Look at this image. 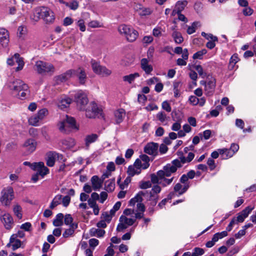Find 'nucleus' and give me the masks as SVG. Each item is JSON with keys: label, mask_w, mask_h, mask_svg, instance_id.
Returning a JSON list of instances; mask_svg holds the SVG:
<instances>
[{"label": "nucleus", "mask_w": 256, "mask_h": 256, "mask_svg": "<svg viewBox=\"0 0 256 256\" xmlns=\"http://www.w3.org/2000/svg\"><path fill=\"white\" fill-rule=\"evenodd\" d=\"M58 127L61 132L66 134L78 130V126L76 125L75 119L68 116H66L64 120L60 122Z\"/></svg>", "instance_id": "obj_1"}, {"label": "nucleus", "mask_w": 256, "mask_h": 256, "mask_svg": "<svg viewBox=\"0 0 256 256\" xmlns=\"http://www.w3.org/2000/svg\"><path fill=\"white\" fill-rule=\"evenodd\" d=\"M118 30L130 42L136 40L138 36V33L136 30L131 26L124 24H120L118 26Z\"/></svg>", "instance_id": "obj_2"}, {"label": "nucleus", "mask_w": 256, "mask_h": 256, "mask_svg": "<svg viewBox=\"0 0 256 256\" xmlns=\"http://www.w3.org/2000/svg\"><path fill=\"white\" fill-rule=\"evenodd\" d=\"M90 110H86V116L89 118H105L104 114L100 106H98L94 101L90 103Z\"/></svg>", "instance_id": "obj_3"}, {"label": "nucleus", "mask_w": 256, "mask_h": 256, "mask_svg": "<svg viewBox=\"0 0 256 256\" xmlns=\"http://www.w3.org/2000/svg\"><path fill=\"white\" fill-rule=\"evenodd\" d=\"M36 15L40 16L41 18L46 24L52 23L55 19L54 12L48 8L40 6L35 10Z\"/></svg>", "instance_id": "obj_4"}, {"label": "nucleus", "mask_w": 256, "mask_h": 256, "mask_svg": "<svg viewBox=\"0 0 256 256\" xmlns=\"http://www.w3.org/2000/svg\"><path fill=\"white\" fill-rule=\"evenodd\" d=\"M35 66L37 72L42 74H52L55 70V68L52 64L41 60L37 61Z\"/></svg>", "instance_id": "obj_5"}, {"label": "nucleus", "mask_w": 256, "mask_h": 256, "mask_svg": "<svg viewBox=\"0 0 256 256\" xmlns=\"http://www.w3.org/2000/svg\"><path fill=\"white\" fill-rule=\"evenodd\" d=\"M10 87L15 91H18L20 96H26L30 94L28 86L20 80H16L12 82Z\"/></svg>", "instance_id": "obj_6"}, {"label": "nucleus", "mask_w": 256, "mask_h": 256, "mask_svg": "<svg viewBox=\"0 0 256 256\" xmlns=\"http://www.w3.org/2000/svg\"><path fill=\"white\" fill-rule=\"evenodd\" d=\"M48 114V110L46 108H42L39 110L36 114L31 116L28 118V123L32 126H39L41 124V122Z\"/></svg>", "instance_id": "obj_7"}, {"label": "nucleus", "mask_w": 256, "mask_h": 256, "mask_svg": "<svg viewBox=\"0 0 256 256\" xmlns=\"http://www.w3.org/2000/svg\"><path fill=\"white\" fill-rule=\"evenodd\" d=\"M0 202L4 206H9L14 198V190L11 186L4 188L1 192Z\"/></svg>", "instance_id": "obj_8"}, {"label": "nucleus", "mask_w": 256, "mask_h": 256, "mask_svg": "<svg viewBox=\"0 0 256 256\" xmlns=\"http://www.w3.org/2000/svg\"><path fill=\"white\" fill-rule=\"evenodd\" d=\"M92 67L94 73L102 76H108L112 74V70L106 66H101L95 60L91 61Z\"/></svg>", "instance_id": "obj_9"}, {"label": "nucleus", "mask_w": 256, "mask_h": 256, "mask_svg": "<svg viewBox=\"0 0 256 256\" xmlns=\"http://www.w3.org/2000/svg\"><path fill=\"white\" fill-rule=\"evenodd\" d=\"M200 84L204 86V90L207 94H209L214 92L215 89L216 79L212 76H208L206 81L202 80Z\"/></svg>", "instance_id": "obj_10"}, {"label": "nucleus", "mask_w": 256, "mask_h": 256, "mask_svg": "<svg viewBox=\"0 0 256 256\" xmlns=\"http://www.w3.org/2000/svg\"><path fill=\"white\" fill-rule=\"evenodd\" d=\"M158 146L159 144L158 143L150 142L145 146L144 152L150 156H155L158 154Z\"/></svg>", "instance_id": "obj_11"}, {"label": "nucleus", "mask_w": 256, "mask_h": 256, "mask_svg": "<svg viewBox=\"0 0 256 256\" xmlns=\"http://www.w3.org/2000/svg\"><path fill=\"white\" fill-rule=\"evenodd\" d=\"M254 207L251 206H248L245 208L243 210L237 214V216L236 218V223H241L244 222L245 219L251 213L252 210L254 209Z\"/></svg>", "instance_id": "obj_12"}, {"label": "nucleus", "mask_w": 256, "mask_h": 256, "mask_svg": "<svg viewBox=\"0 0 256 256\" xmlns=\"http://www.w3.org/2000/svg\"><path fill=\"white\" fill-rule=\"evenodd\" d=\"M75 70H68L60 75L54 77L56 83L57 84H60L68 80L72 75L75 74Z\"/></svg>", "instance_id": "obj_13"}, {"label": "nucleus", "mask_w": 256, "mask_h": 256, "mask_svg": "<svg viewBox=\"0 0 256 256\" xmlns=\"http://www.w3.org/2000/svg\"><path fill=\"white\" fill-rule=\"evenodd\" d=\"M37 142L32 138H28L22 144V148L28 154L33 152L36 148Z\"/></svg>", "instance_id": "obj_14"}, {"label": "nucleus", "mask_w": 256, "mask_h": 256, "mask_svg": "<svg viewBox=\"0 0 256 256\" xmlns=\"http://www.w3.org/2000/svg\"><path fill=\"white\" fill-rule=\"evenodd\" d=\"M0 220L6 229L10 230L12 228L14 222L13 218L10 214L8 213L4 214L1 216Z\"/></svg>", "instance_id": "obj_15"}, {"label": "nucleus", "mask_w": 256, "mask_h": 256, "mask_svg": "<svg viewBox=\"0 0 256 256\" xmlns=\"http://www.w3.org/2000/svg\"><path fill=\"white\" fill-rule=\"evenodd\" d=\"M159 172L158 174L161 176L165 175L166 177H170L176 172L170 163L166 164L163 166L162 170H159Z\"/></svg>", "instance_id": "obj_16"}, {"label": "nucleus", "mask_w": 256, "mask_h": 256, "mask_svg": "<svg viewBox=\"0 0 256 256\" xmlns=\"http://www.w3.org/2000/svg\"><path fill=\"white\" fill-rule=\"evenodd\" d=\"M9 42V33L5 28H0V43L3 47H6Z\"/></svg>", "instance_id": "obj_17"}, {"label": "nucleus", "mask_w": 256, "mask_h": 256, "mask_svg": "<svg viewBox=\"0 0 256 256\" xmlns=\"http://www.w3.org/2000/svg\"><path fill=\"white\" fill-rule=\"evenodd\" d=\"M134 9L140 16H148L152 12V10L150 8L144 7L140 4H135Z\"/></svg>", "instance_id": "obj_18"}, {"label": "nucleus", "mask_w": 256, "mask_h": 256, "mask_svg": "<svg viewBox=\"0 0 256 256\" xmlns=\"http://www.w3.org/2000/svg\"><path fill=\"white\" fill-rule=\"evenodd\" d=\"M36 167L34 170L36 171V172L41 176L42 178L49 172L48 168L44 166L43 162H37V165Z\"/></svg>", "instance_id": "obj_19"}, {"label": "nucleus", "mask_w": 256, "mask_h": 256, "mask_svg": "<svg viewBox=\"0 0 256 256\" xmlns=\"http://www.w3.org/2000/svg\"><path fill=\"white\" fill-rule=\"evenodd\" d=\"M126 116V110L124 109L120 108L114 112V116L115 118V124H119L122 123Z\"/></svg>", "instance_id": "obj_20"}, {"label": "nucleus", "mask_w": 256, "mask_h": 256, "mask_svg": "<svg viewBox=\"0 0 256 256\" xmlns=\"http://www.w3.org/2000/svg\"><path fill=\"white\" fill-rule=\"evenodd\" d=\"M184 186L180 183H177L174 188V192H178V196H181L186 192L190 187L189 184H184Z\"/></svg>", "instance_id": "obj_21"}, {"label": "nucleus", "mask_w": 256, "mask_h": 256, "mask_svg": "<svg viewBox=\"0 0 256 256\" xmlns=\"http://www.w3.org/2000/svg\"><path fill=\"white\" fill-rule=\"evenodd\" d=\"M141 68L146 74H150L153 70L152 66L149 64V60L144 58L140 61Z\"/></svg>", "instance_id": "obj_22"}, {"label": "nucleus", "mask_w": 256, "mask_h": 256, "mask_svg": "<svg viewBox=\"0 0 256 256\" xmlns=\"http://www.w3.org/2000/svg\"><path fill=\"white\" fill-rule=\"evenodd\" d=\"M91 182L93 190L95 191L98 190L102 188L103 184L97 175H94L92 177Z\"/></svg>", "instance_id": "obj_23"}, {"label": "nucleus", "mask_w": 256, "mask_h": 256, "mask_svg": "<svg viewBox=\"0 0 256 256\" xmlns=\"http://www.w3.org/2000/svg\"><path fill=\"white\" fill-rule=\"evenodd\" d=\"M188 101L190 103L193 105H199L200 106H203L206 102L205 97H200L199 98V97H188Z\"/></svg>", "instance_id": "obj_24"}, {"label": "nucleus", "mask_w": 256, "mask_h": 256, "mask_svg": "<svg viewBox=\"0 0 256 256\" xmlns=\"http://www.w3.org/2000/svg\"><path fill=\"white\" fill-rule=\"evenodd\" d=\"M98 135L96 134H90L87 135L85 138V145H86V149L88 150L90 146V145L94 142L98 138Z\"/></svg>", "instance_id": "obj_25"}, {"label": "nucleus", "mask_w": 256, "mask_h": 256, "mask_svg": "<svg viewBox=\"0 0 256 256\" xmlns=\"http://www.w3.org/2000/svg\"><path fill=\"white\" fill-rule=\"evenodd\" d=\"M56 152H49L46 154V164L50 167L53 166L56 161Z\"/></svg>", "instance_id": "obj_26"}, {"label": "nucleus", "mask_w": 256, "mask_h": 256, "mask_svg": "<svg viewBox=\"0 0 256 256\" xmlns=\"http://www.w3.org/2000/svg\"><path fill=\"white\" fill-rule=\"evenodd\" d=\"M104 190L108 192H112L115 188V178H113L109 180H106L104 184Z\"/></svg>", "instance_id": "obj_27"}, {"label": "nucleus", "mask_w": 256, "mask_h": 256, "mask_svg": "<svg viewBox=\"0 0 256 256\" xmlns=\"http://www.w3.org/2000/svg\"><path fill=\"white\" fill-rule=\"evenodd\" d=\"M90 233L91 236H96L98 238H102L106 233L103 229L92 228L90 229Z\"/></svg>", "instance_id": "obj_28"}, {"label": "nucleus", "mask_w": 256, "mask_h": 256, "mask_svg": "<svg viewBox=\"0 0 256 256\" xmlns=\"http://www.w3.org/2000/svg\"><path fill=\"white\" fill-rule=\"evenodd\" d=\"M140 75L138 72L131 74L128 75L124 76L122 77V80L129 84H132L135 80L136 78L140 77Z\"/></svg>", "instance_id": "obj_29"}, {"label": "nucleus", "mask_w": 256, "mask_h": 256, "mask_svg": "<svg viewBox=\"0 0 256 256\" xmlns=\"http://www.w3.org/2000/svg\"><path fill=\"white\" fill-rule=\"evenodd\" d=\"M72 100L70 97H65L59 100L58 106L60 109L63 110L67 108L71 103Z\"/></svg>", "instance_id": "obj_30"}, {"label": "nucleus", "mask_w": 256, "mask_h": 256, "mask_svg": "<svg viewBox=\"0 0 256 256\" xmlns=\"http://www.w3.org/2000/svg\"><path fill=\"white\" fill-rule=\"evenodd\" d=\"M10 245L12 246V249L14 250L19 248L21 246V242L18 239H15L14 236L10 238V243L7 244L8 246Z\"/></svg>", "instance_id": "obj_31"}, {"label": "nucleus", "mask_w": 256, "mask_h": 256, "mask_svg": "<svg viewBox=\"0 0 256 256\" xmlns=\"http://www.w3.org/2000/svg\"><path fill=\"white\" fill-rule=\"evenodd\" d=\"M14 58H15V61L18 64V66L16 68V70L19 71L22 70L24 64L23 58L20 57V55L18 53L14 54Z\"/></svg>", "instance_id": "obj_32"}, {"label": "nucleus", "mask_w": 256, "mask_h": 256, "mask_svg": "<svg viewBox=\"0 0 256 256\" xmlns=\"http://www.w3.org/2000/svg\"><path fill=\"white\" fill-rule=\"evenodd\" d=\"M159 170L156 172V174H151L150 175V182L154 184H162V178L159 175Z\"/></svg>", "instance_id": "obj_33"}, {"label": "nucleus", "mask_w": 256, "mask_h": 256, "mask_svg": "<svg viewBox=\"0 0 256 256\" xmlns=\"http://www.w3.org/2000/svg\"><path fill=\"white\" fill-rule=\"evenodd\" d=\"M78 224H72L70 228L66 230L62 234L63 237L66 238L71 236L74 232V230L78 228Z\"/></svg>", "instance_id": "obj_34"}, {"label": "nucleus", "mask_w": 256, "mask_h": 256, "mask_svg": "<svg viewBox=\"0 0 256 256\" xmlns=\"http://www.w3.org/2000/svg\"><path fill=\"white\" fill-rule=\"evenodd\" d=\"M64 214L62 213L58 214L53 220V224L55 226H62L63 224Z\"/></svg>", "instance_id": "obj_35"}, {"label": "nucleus", "mask_w": 256, "mask_h": 256, "mask_svg": "<svg viewBox=\"0 0 256 256\" xmlns=\"http://www.w3.org/2000/svg\"><path fill=\"white\" fill-rule=\"evenodd\" d=\"M188 4L186 0H179L176 2L174 8L179 12H181Z\"/></svg>", "instance_id": "obj_36"}, {"label": "nucleus", "mask_w": 256, "mask_h": 256, "mask_svg": "<svg viewBox=\"0 0 256 256\" xmlns=\"http://www.w3.org/2000/svg\"><path fill=\"white\" fill-rule=\"evenodd\" d=\"M170 164L176 172L178 169L182 167L183 164H185V162H182L181 160H180L179 159L176 158L172 160Z\"/></svg>", "instance_id": "obj_37"}, {"label": "nucleus", "mask_w": 256, "mask_h": 256, "mask_svg": "<svg viewBox=\"0 0 256 256\" xmlns=\"http://www.w3.org/2000/svg\"><path fill=\"white\" fill-rule=\"evenodd\" d=\"M62 196L60 194L56 195L52 200L50 208L52 209H53L56 206L58 205L62 202Z\"/></svg>", "instance_id": "obj_38"}, {"label": "nucleus", "mask_w": 256, "mask_h": 256, "mask_svg": "<svg viewBox=\"0 0 256 256\" xmlns=\"http://www.w3.org/2000/svg\"><path fill=\"white\" fill-rule=\"evenodd\" d=\"M228 233L227 232V231L224 230L221 232H216L212 236V238L216 242H217L219 240L223 238H224L228 236Z\"/></svg>", "instance_id": "obj_39"}, {"label": "nucleus", "mask_w": 256, "mask_h": 256, "mask_svg": "<svg viewBox=\"0 0 256 256\" xmlns=\"http://www.w3.org/2000/svg\"><path fill=\"white\" fill-rule=\"evenodd\" d=\"M86 22L88 24L89 27L92 28H98L103 26L102 24L100 22L96 20H93L90 22H88V20H87Z\"/></svg>", "instance_id": "obj_40"}, {"label": "nucleus", "mask_w": 256, "mask_h": 256, "mask_svg": "<svg viewBox=\"0 0 256 256\" xmlns=\"http://www.w3.org/2000/svg\"><path fill=\"white\" fill-rule=\"evenodd\" d=\"M138 170H136L135 167L132 165H130L128 166L127 173L130 176L132 177L135 176L136 174H139L140 173V171Z\"/></svg>", "instance_id": "obj_41"}, {"label": "nucleus", "mask_w": 256, "mask_h": 256, "mask_svg": "<svg viewBox=\"0 0 256 256\" xmlns=\"http://www.w3.org/2000/svg\"><path fill=\"white\" fill-rule=\"evenodd\" d=\"M172 36L174 38V42L176 44H180L183 42V38L180 32H174L172 33Z\"/></svg>", "instance_id": "obj_42"}, {"label": "nucleus", "mask_w": 256, "mask_h": 256, "mask_svg": "<svg viewBox=\"0 0 256 256\" xmlns=\"http://www.w3.org/2000/svg\"><path fill=\"white\" fill-rule=\"evenodd\" d=\"M204 252L205 251L202 248L195 247L194 248L191 253L192 256H202Z\"/></svg>", "instance_id": "obj_43"}, {"label": "nucleus", "mask_w": 256, "mask_h": 256, "mask_svg": "<svg viewBox=\"0 0 256 256\" xmlns=\"http://www.w3.org/2000/svg\"><path fill=\"white\" fill-rule=\"evenodd\" d=\"M159 175L162 178V180L163 181V182H162L161 184L163 186H166L168 185H170L174 179V177H172L170 178H166V176H165V175H164V176H161L160 174H159Z\"/></svg>", "instance_id": "obj_44"}, {"label": "nucleus", "mask_w": 256, "mask_h": 256, "mask_svg": "<svg viewBox=\"0 0 256 256\" xmlns=\"http://www.w3.org/2000/svg\"><path fill=\"white\" fill-rule=\"evenodd\" d=\"M22 208L18 204L14 206L13 208L14 212L18 219H21L22 218Z\"/></svg>", "instance_id": "obj_45"}, {"label": "nucleus", "mask_w": 256, "mask_h": 256, "mask_svg": "<svg viewBox=\"0 0 256 256\" xmlns=\"http://www.w3.org/2000/svg\"><path fill=\"white\" fill-rule=\"evenodd\" d=\"M88 244L90 246L89 248L94 250L95 248L98 245L99 240L95 238H92L89 240Z\"/></svg>", "instance_id": "obj_46"}, {"label": "nucleus", "mask_w": 256, "mask_h": 256, "mask_svg": "<svg viewBox=\"0 0 256 256\" xmlns=\"http://www.w3.org/2000/svg\"><path fill=\"white\" fill-rule=\"evenodd\" d=\"M195 70L198 72L199 76L202 78H207V74L204 71L202 66L200 65H196L194 66Z\"/></svg>", "instance_id": "obj_47"}, {"label": "nucleus", "mask_w": 256, "mask_h": 256, "mask_svg": "<svg viewBox=\"0 0 256 256\" xmlns=\"http://www.w3.org/2000/svg\"><path fill=\"white\" fill-rule=\"evenodd\" d=\"M26 34V28L24 26H20L18 28L17 36L19 38H23Z\"/></svg>", "instance_id": "obj_48"}, {"label": "nucleus", "mask_w": 256, "mask_h": 256, "mask_svg": "<svg viewBox=\"0 0 256 256\" xmlns=\"http://www.w3.org/2000/svg\"><path fill=\"white\" fill-rule=\"evenodd\" d=\"M200 26V23L198 22H194L191 26H190L187 30V32L190 34L196 32V29L197 26Z\"/></svg>", "instance_id": "obj_49"}, {"label": "nucleus", "mask_w": 256, "mask_h": 256, "mask_svg": "<svg viewBox=\"0 0 256 256\" xmlns=\"http://www.w3.org/2000/svg\"><path fill=\"white\" fill-rule=\"evenodd\" d=\"M159 200V196H154L152 195V197L149 198L148 202H149L148 203V206H155Z\"/></svg>", "instance_id": "obj_50"}, {"label": "nucleus", "mask_w": 256, "mask_h": 256, "mask_svg": "<svg viewBox=\"0 0 256 256\" xmlns=\"http://www.w3.org/2000/svg\"><path fill=\"white\" fill-rule=\"evenodd\" d=\"M206 52L207 50L206 49H203L194 54L192 58L194 59L202 60V58L203 56L206 54Z\"/></svg>", "instance_id": "obj_51"}, {"label": "nucleus", "mask_w": 256, "mask_h": 256, "mask_svg": "<svg viewBox=\"0 0 256 256\" xmlns=\"http://www.w3.org/2000/svg\"><path fill=\"white\" fill-rule=\"evenodd\" d=\"M152 187V184L150 181H140L139 182V188L142 190H146Z\"/></svg>", "instance_id": "obj_52"}, {"label": "nucleus", "mask_w": 256, "mask_h": 256, "mask_svg": "<svg viewBox=\"0 0 256 256\" xmlns=\"http://www.w3.org/2000/svg\"><path fill=\"white\" fill-rule=\"evenodd\" d=\"M122 205V202L118 201L115 203L112 208L110 210V213L113 216L115 215L116 212L119 210Z\"/></svg>", "instance_id": "obj_53"}, {"label": "nucleus", "mask_w": 256, "mask_h": 256, "mask_svg": "<svg viewBox=\"0 0 256 256\" xmlns=\"http://www.w3.org/2000/svg\"><path fill=\"white\" fill-rule=\"evenodd\" d=\"M162 188L158 184H154L150 191L152 195L158 196V194L160 192Z\"/></svg>", "instance_id": "obj_54"}, {"label": "nucleus", "mask_w": 256, "mask_h": 256, "mask_svg": "<svg viewBox=\"0 0 256 256\" xmlns=\"http://www.w3.org/2000/svg\"><path fill=\"white\" fill-rule=\"evenodd\" d=\"M181 119H177L176 122L174 123L171 127L172 130L176 132H178L181 128Z\"/></svg>", "instance_id": "obj_55"}, {"label": "nucleus", "mask_w": 256, "mask_h": 256, "mask_svg": "<svg viewBox=\"0 0 256 256\" xmlns=\"http://www.w3.org/2000/svg\"><path fill=\"white\" fill-rule=\"evenodd\" d=\"M64 223L66 225H69L70 226L72 222L73 218L70 214H66L64 217Z\"/></svg>", "instance_id": "obj_56"}, {"label": "nucleus", "mask_w": 256, "mask_h": 256, "mask_svg": "<svg viewBox=\"0 0 256 256\" xmlns=\"http://www.w3.org/2000/svg\"><path fill=\"white\" fill-rule=\"evenodd\" d=\"M116 170V166L113 162H108L106 166V172H109L112 174V172Z\"/></svg>", "instance_id": "obj_57"}, {"label": "nucleus", "mask_w": 256, "mask_h": 256, "mask_svg": "<svg viewBox=\"0 0 256 256\" xmlns=\"http://www.w3.org/2000/svg\"><path fill=\"white\" fill-rule=\"evenodd\" d=\"M102 216L104 217V220L106 222L108 223H110L112 219V218L113 216L110 213V214H108L107 212H104L102 213Z\"/></svg>", "instance_id": "obj_58"}, {"label": "nucleus", "mask_w": 256, "mask_h": 256, "mask_svg": "<svg viewBox=\"0 0 256 256\" xmlns=\"http://www.w3.org/2000/svg\"><path fill=\"white\" fill-rule=\"evenodd\" d=\"M207 164L209 166V168L210 170H214L216 166L214 160V159L211 158H208V159Z\"/></svg>", "instance_id": "obj_59"}, {"label": "nucleus", "mask_w": 256, "mask_h": 256, "mask_svg": "<svg viewBox=\"0 0 256 256\" xmlns=\"http://www.w3.org/2000/svg\"><path fill=\"white\" fill-rule=\"evenodd\" d=\"M63 144L67 146L68 148H70L74 145V140L72 138H68L64 140L62 142Z\"/></svg>", "instance_id": "obj_60"}, {"label": "nucleus", "mask_w": 256, "mask_h": 256, "mask_svg": "<svg viewBox=\"0 0 256 256\" xmlns=\"http://www.w3.org/2000/svg\"><path fill=\"white\" fill-rule=\"evenodd\" d=\"M143 195H144L143 192L140 190V191L138 192L134 198L136 200V201L138 203L142 202L144 200L143 198H142Z\"/></svg>", "instance_id": "obj_61"}, {"label": "nucleus", "mask_w": 256, "mask_h": 256, "mask_svg": "<svg viewBox=\"0 0 256 256\" xmlns=\"http://www.w3.org/2000/svg\"><path fill=\"white\" fill-rule=\"evenodd\" d=\"M162 108L167 112H170L172 110V108L170 104L167 100H164L162 103Z\"/></svg>", "instance_id": "obj_62"}, {"label": "nucleus", "mask_w": 256, "mask_h": 256, "mask_svg": "<svg viewBox=\"0 0 256 256\" xmlns=\"http://www.w3.org/2000/svg\"><path fill=\"white\" fill-rule=\"evenodd\" d=\"M159 147V152L161 154H165L168 151V147L166 145L162 144H160Z\"/></svg>", "instance_id": "obj_63"}, {"label": "nucleus", "mask_w": 256, "mask_h": 256, "mask_svg": "<svg viewBox=\"0 0 256 256\" xmlns=\"http://www.w3.org/2000/svg\"><path fill=\"white\" fill-rule=\"evenodd\" d=\"M254 12V10L250 7L248 6L246 7L242 10V13L244 15L246 16H251Z\"/></svg>", "instance_id": "obj_64"}]
</instances>
